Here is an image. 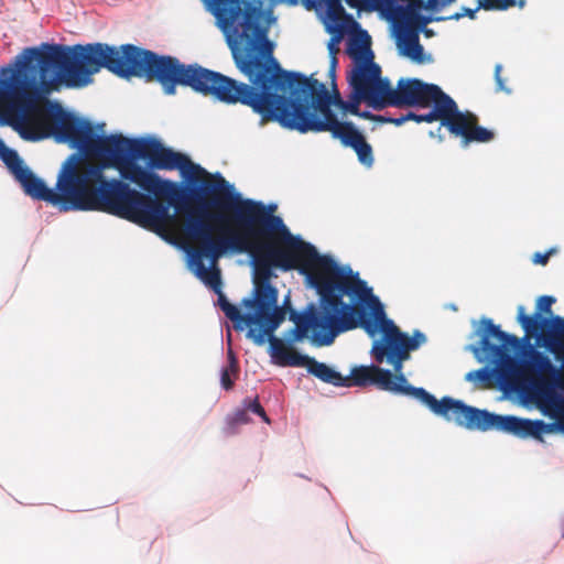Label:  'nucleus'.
<instances>
[{
	"label": "nucleus",
	"mask_w": 564,
	"mask_h": 564,
	"mask_svg": "<svg viewBox=\"0 0 564 564\" xmlns=\"http://www.w3.org/2000/svg\"><path fill=\"white\" fill-rule=\"evenodd\" d=\"M234 373L230 371V367H226L221 371L220 383L225 390H231L234 387V380L231 379Z\"/></svg>",
	"instance_id": "bb28decb"
},
{
	"label": "nucleus",
	"mask_w": 564,
	"mask_h": 564,
	"mask_svg": "<svg viewBox=\"0 0 564 564\" xmlns=\"http://www.w3.org/2000/svg\"><path fill=\"white\" fill-rule=\"evenodd\" d=\"M369 70L372 75L367 83L359 80L358 89L375 110H382L388 106L430 107L433 99L444 93L437 85L426 84L417 78H400L397 88H393L388 78L381 77V68L378 64L371 62Z\"/></svg>",
	"instance_id": "1a4fd4ad"
},
{
	"label": "nucleus",
	"mask_w": 564,
	"mask_h": 564,
	"mask_svg": "<svg viewBox=\"0 0 564 564\" xmlns=\"http://www.w3.org/2000/svg\"><path fill=\"white\" fill-rule=\"evenodd\" d=\"M204 191L216 194L215 206L231 212L232 223L248 249L245 253L251 257L253 284L261 296L278 305L279 293L271 284L273 268L285 272L297 270L316 290L318 307L311 303L297 313L286 304L289 318L295 324L291 329L293 341L303 340L312 330L311 340L315 346H329L338 330L356 325L355 308L343 297L365 300L369 294L370 288L357 272L348 265H339L329 256L319 254L312 243L293 235L283 219L274 215L275 205L267 206L231 193V185L220 174H216L213 182H205Z\"/></svg>",
	"instance_id": "f03ea898"
},
{
	"label": "nucleus",
	"mask_w": 564,
	"mask_h": 564,
	"mask_svg": "<svg viewBox=\"0 0 564 564\" xmlns=\"http://www.w3.org/2000/svg\"><path fill=\"white\" fill-rule=\"evenodd\" d=\"M479 9L480 8H478V6L475 9L463 8L460 12H456V13L447 17V20H456L457 21V20L462 19L463 17H468L470 19H475L476 13Z\"/></svg>",
	"instance_id": "cd10ccee"
},
{
	"label": "nucleus",
	"mask_w": 564,
	"mask_h": 564,
	"mask_svg": "<svg viewBox=\"0 0 564 564\" xmlns=\"http://www.w3.org/2000/svg\"><path fill=\"white\" fill-rule=\"evenodd\" d=\"M421 32H423L425 34V36H427V37L433 35V31L430 29H426V28H423V30Z\"/></svg>",
	"instance_id": "e433bc0d"
},
{
	"label": "nucleus",
	"mask_w": 564,
	"mask_h": 564,
	"mask_svg": "<svg viewBox=\"0 0 564 564\" xmlns=\"http://www.w3.org/2000/svg\"><path fill=\"white\" fill-rule=\"evenodd\" d=\"M245 409L247 412H252L259 415L264 422H269V417L265 414L263 406L260 404L258 398L249 401H245Z\"/></svg>",
	"instance_id": "393cba45"
},
{
	"label": "nucleus",
	"mask_w": 564,
	"mask_h": 564,
	"mask_svg": "<svg viewBox=\"0 0 564 564\" xmlns=\"http://www.w3.org/2000/svg\"><path fill=\"white\" fill-rule=\"evenodd\" d=\"M517 322L524 330V337L520 338L523 348L521 354L525 350L528 344L538 348H544L547 352L552 354L554 358L562 362L564 366V318L556 315L545 318L538 316H529L525 313V307L519 305L517 308ZM558 370L557 384L553 389L554 403L543 404L544 408L554 409L564 412V397L558 394L557 390L564 392V371L562 367L555 366Z\"/></svg>",
	"instance_id": "9b49d317"
},
{
	"label": "nucleus",
	"mask_w": 564,
	"mask_h": 564,
	"mask_svg": "<svg viewBox=\"0 0 564 564\" xmlns=\"http://www.w3.org/2000/svg\"><path fill=\"white\" fill-rule=\"evenodd\" d=\"M369 48V36L366 31H361L360 36L350 39L349 51L351 54Z\"/></svg>",
	"instance_id": "5701e85b"
},
{
	"label": "nucleus",
	"mask_w": 564,
	"mask_h": 564,
	"mask_svg": "<svg viewBox=\"0 0 564 564\" xmlns=\"http://www.w3.org/2000/svg\"><path fill=\"white\" fill-rule=\"evenodd\" d=\"M357 116L360 118H364V119L372 120V121H376V117H377V115H372L369 111H360V110H359V115H357Z\"/></svg>",
	"instance_id": "72a5a7b5"
},
{
	"label": "nucleus",
	"mask_w": 564,
	"mask_h": 564,
	"mask_svg": "<svg viewBox=\"0 0 564 564\" xmlns=\"http://www.w3.org/2000/svg\"><path fill=\"white\" fill-rule=\"evenodd\" d=\"M23 69L11 79L0 78V124L11 127L23 140L29 141V135L33 133L30 119L40 115L35 105L39 91L35 76Z\"/></svg>",
	"instance_id": "f8f14e48"
},
{
	"label": "nucleus",
	"mask_w": 564,
	"mask_h": 564,
	"mask_svg": "<svg viewBox=\"0 0 564 564\" xmlns=\"http://www.w3.org/2000/svg\"><path fill=\"white\" fill-rule=\"evenodd\" d=\"M409 12V3L406 6L399 4L395 0H382L379 15L381 19L390 21L393 26V36L397 47L400 44V30L404 26V21Z\"/></svg>",
	"instance_id": "6ab92c4d"
},
{
	"label": "nucleus",
	"mask_w": 564,
	"mask_h": 564,
	"mask_svg": "<svg viewBox=\"0 0 564 564\" xmlns=\"http://www.w3.org/2000/svg\"><path fill=\"white\" fill-rule=\"evenodd\" d=\"M186 239L196 243L187 250L191 267L195 274L214 292L221 289L220 270L217 261L226 253H245L246 246L237 230L225 226V218L199 207L195 213L187 212L183 225Z\"/></svg>",
	"instance_id": "0eeeda50"
},
{
	"label": "nucleus",
	"mask_w": 564,
	"mask_h": 564,
	"mask_svg": "<svg viewBox=\"0 0 564 564\" xmlns=\"http://www.w3.org/2000/svg\"><path fill=\"white\" fill-rule=\"evenodd\" d=\"M371 68V62L366 64H357L348 75V82L349 85L352 88V97L351 100L345 101L341 99L340 95H337V107L344 112V113H350V115H359V104L360 101H365L369 107L370 102L368 99L364 98V95L358 89V83L359 80H364L367 83L368 78H370V75H372L369 69Z\"/></svg>",
	"instance_id": "a211bd4d"
},
{
	"label": "nucleus",
	"mask_w": 564,
	"mask_h": 564,
	"mask_svg": "<svg viewBox=\"0 0 564 564\" xmlns=\"http://www.w3.org/2000/svg\"><path fill=\"white\" fill-rule=\"evenodd\" d=\"M433 108L419 115L417 123L441 121V124L455 137H460L465 145L471 142L487 143L494 140L495 133L478 124V117L470 111H460L455 100L443 93L433 99Z\"/></svg>",
	"instance_id": "4468645a"
},
{
	"label": "nucleus",
	"mask_w": 564,
	"mask_h": 564,
	"mask_svg": "<svg viewBox=\"0 0 564 564\" xmlns=\"http://www.w3.org/2000/svg\"><path fill=\"white\" fill-rule=\"evenodd\" d=\"M250 422V416L247 412V410L238 409L236 410L231 416L228 417V424L230 427H235L237 425L247 424Z\"/></svg>",
	"instance_id": "b1692460"
},
{
	"label": "nucleus",
	"mask_w": 564,
	"mask_h": 564,
	"mask_svg": "<svg viewBox=\"0 0 564 564\" xmlns=\"http://www.w3.org/2000/svg\"><path fill=\"white\" fill-rule=\"evenodd\" d=\"M516 6V0H478V8L486 11H501Z\"/></svg>",
	"instance_id": "4be33fe9"
},
{
	"label": "nucleus",
	"mask_w": 564,
	"mask_h": 564,
	"mask_svg": "<svg viewBox=\"0 0 564 564\" xmlns=\"http://www.w3.org/2000/svg\"><path fill=\"white\" fill-rule=\"evenodd\" d=\"M382 0H362V8L361 11L364 12H378L381 8Z\"/></svg>",
	"instance_id": "c756f323"
},
{
	"label": "nucleus",
	"mask_w": 564,
	"mask_h": 564,
	"mask_svg": "<svg viewBox=\"0 0 564 564\" xmlns=\"http://www.w3.org/2000/svg\"><path fill=\"white\" fill-rule=\"evenodd\" d=\"M419 118V115L412 112V111H409L406 115H403L401 117L398 118V123H404L405 121H409V120H413L415 122H417V119Z\"/></svg>",
	"instance_id": "473e14b6"
},
{
	"label": "nucleus",
	"mask_w": 564,
	"mask_h": 564,
	"mask_svg": "<svg viewBox=\"0 0 564 564\" xmlns=\"http://www.w3.org/2000/svg\"><path fill=\"white\" fill-rule=\"evenodd\" d=\"M555 303V297L551 295L539 296L535 303V312L531 316L545 318L554 316L552 313V305Z\"/></svg>",
	"instance_id": "412c9836"
},
{
	"label": "nucleus",
	"mask_w": 564,
	"mask_h": 564,
	"mask_svg": "<svg viewBox=\"0 0 564 564\" xmlns=\"http://www.w3.org/2000/svg\"><path fill=\"white\" fill-rule=\"evenodd\" d=\"M534 401L544 414L556 419V422L545 423L542 420L532 421L513 415H499L465 404L460 400H456L451 422L470 431L496 430L520 438L533 437L539 442H544L543 434L564 433V412L544 408L536 400Z\"/></svg>",
	"instance_id": "6e6552de"
},
{
	"label": "nucleus",
	"mask_w": 564,
	"mask_h": 564,
	"mask_svg": "<svg viewBox=\"0 0 564 564\" xmlns=\"http://www.w3.org/2000/svg\"><path fill=\"white\" fill-rule=\"evenodd\" d=\"M79 151L84 156L72 154L64 162L56 184L58 192L48 188L29 167L15 180L32 198L54 206L59 205L64 212H104L154 231L161 230L172 221L171 206L163 197L141 193L121 180H107L104 173L107 165L91 162L88 158L98 156L86 155ZM102 161L116 165L112 160Z\"/></svg>",
	"instance_id": "20e7f679"
},
{
	"label": "nucleus",
	"mask_w": 564,
	"mask_h": 564,
	"mask_svg": "<svg viewBox=\"0 0 564 564\" xmlns=\"http://www.w3.org/2000/svg\"><path fill=\"white\" fill-rule=\"evenodd\" d=\"M23 66L35 76L39 97L35 105L37 117L30 119L29 141L54 137L68 143L86 155L109 159L116 163L122 180L137 185L143 192L163 197L177 212L184 210V193L170 180H163L154 171L178 170L192 181L210 174L180 152L164 147L154 137L129 139L121 134L97 135L89 121L83 120L47 98L61 85L69 88L85 87L101 68L122 78L143 77L160 83L167 95L175 94L176 86H187L205 96L228 104L248 107L251 83L246 84L197 64L185 65L176 57L158 55L133 44L120 47L105 43L73 46L42 43L23 51Z\"/></svg>",
	"instance_id": "f257e3e1"
},
{
	"label": "nucleus",
	"mask_w": 564,
	"mask_h": 564,
	"mask_svg": "<svg viewBox=\"0 0 564 564\" xmlns=\"http://www.w3.org/2000/svg\"><path fill=\"white\" fill-rule=\"evenodd\" d=\"M358 303L350 304L355 312L352 314L355 326L338 330L334 338L340 333L362 328L370 337L381 332V337L372 343L371 355L378 364L387 362L393 368L394 373L379 366H359L352 368L350 376L344 377L343 387H366L375 384L379 389L395 394H403L414 398L427 406L435 415L451 422L456 399L443 397L437 400L424 388L413 387L403 375V362L410 359V354L416 350L426 341V336L415 330L412 336L402 333L401 329L388 319L379 299L373 295L370 288L365 300H357Z\"/></svg>",
	"instance_id": "39448f33"
},
{
	"label": "nucleus",
	"mask_w": 564,
	"mask_h": 564,
	"mask_svg": "<svg viewBox=\"0 0 564 564\" xmlns=\"http://www.w3.org/2000/svg\"><path fill=\"white\" fill-rule=\"evenodd\" d=\"M425 9V1H410L409 12L404 26L400 30V44L398 46L399 54L408 57L412 62L422 64L425 62L424 48L420 44V33L423 28L431 22L447 21V17H427L420 13L421 9Z\"/></svg>",
	"instance_id": "dca6fc26"
},
{
	"label": "nucleus",
	"mask_w": 564,
	"mask_h": 564,
	"mask_svg": "<svg viewBox=\"0 0 564 564\" xmlns=\"http://www.w3.org/2000/svg\"><path fill=\"white\" fill-rule=\"evenodd\" d=\"M215 293L218 295L219 307L226 317L235 324V329L242 330L243 325L248 326L247 337L258 346L263 345L265 340L270 343L271 338L275 337L274 332L285 319L289 299L282 306H279L269 297L261 296L257 284H254L253 297L242 300V305L253 310V313L241 314L239 308L227 300L221 289Z\"/></svg>",
	"instance_id": "9d476101"
},
{
	"label": "nucleus",
	"mask_w": 564,
	"mask_h": 564,
	"mask_svg": "<svg viewBox=\"0 0 564 564\" xmlns=\"http://www.w3.org/2000/svg\"><path fill=\"white\" fill-rule=\"evenodd\" d=\"M265 0H202L216 22H245L247 14L254 11L257 23H267Z\"/></svg>",
	"instance_id": "f3484780"
},
{
	"label": "nucleus",
	"mask_w": 564,
	"mask_h": 564,
	"mask_svg": "<svg viewBox=\"0 0 564 564\" xmlns=\"http://www.w3.org/2000/svg\"><path fill=\"white\" fill-rule=\"evenodd\" d=\"M516 4H518L520 8H523L525 4V0H519L518 2L516 1Z\"/></svg>",
	"instance_id": "4c0bfd02"
},
{
	"label": "nucleus",
	"mask_w": 564,
	"mask_h": 564,
	"mask_svg": "<svg viewBox=\"0 0 564 564\" xmlns=\"http://www.w3.org/2000/svg\"><path fill=\"white\" fill-rule=\"evenodd\" d=\"M228 367H230V371L234 373V377H237L239 372V366L231 349H229L228 351Z\"/></svg>",
	"instance_id": "7c9ffc66"
},
{
	"label": "nucleus",
	"mask_w": 564,
	"mask_h": 564,
	"mask_svg": "<svg viewBox=\"0 0 564 564\" xmlns=\"http://www.w3.org/2000/svg\"><path fill=\"white\" fill-rule=\"evenodd\" d=\"M501 72H502V65L501 64H497L495 66V82H496V90L497 91H506V93H510V89L506 87L505 85V80L501 76Z\"/></svg>",
	"instance_id": "a878e982"
},
{
	"label": "nucleus",
	"mask_w": 564,
	"mask_h": 564,
	"mask_svg": "<svg viewBox=\"0 0 564 564\" xmlns=\"http://www.w3.org/2000/svg\"><path fill=\"white\" fill-rule=\"evenodd\" d=\"M376 122H380V123H393V124H395V126H401V123H398V118H392V117L381 116V115H377V117H376Z\"/></svg>",
	"instance_id": "2f4dec72"
},
{
	"label": "nucleus",
	"mask_w": 564,
	"mask_h": 564,
	"mask_svg": "<svg viewBox=\"0 0 564 564\" xmlns=\"http://www.w3.org/2000/svg\"><path fill=\"white\" fill-rule=\"evenodd\" d=\"M479 347L485 358L495 364L492 369L480 368L466 375L467 381L489 382L492 378L505 391H523L540 404L554 403L553 389L558 370L551 358L533 346H527L520 359L509 354V348L520 349L522 340L495 325L490 318L480 321Z\"/></svg>",
	"instance_id": "423d86ee"
},
{
	"label": "nucleus",
	"mask_w": 564,
	"mask_h": 564,
	"mask_svg": "<svg viewBox=\"0 0 564 564\" xmlns=\"http://www.w3.org/2000/svg\"><path fill=\"white\" fill-rule=\"evenodd\" d=\"M562 538L564 539V519H563V522H562Z\"/></svg>",
	"instance_id": "58836bf2"
},
{
	"label": "nucleus",
	"mask_w": 564,
	"mask_h": 564,
	"mask_svg": "<svg viewBox=\"0 0 564 564\" xmlns=\"http://www.w3.org/2000/svg\"><path fill=\"white\" fill-rule=\"evenodd\" d=\"M336 63H337V59H336L335 55H333L332 63H330V73L332 74H334V72H335Z\"/></svg>",
	"instance_id": "c9c22d12"
},
{
	"label": "nucleus",
	"mask_w": 564,
	"mask_h": 564,
	"mask_svg": "<svg viewBox=\"0 0 564 564\" xmlns=\"http://www.w3.org/2000/svg\"><path fill=\"white\" fill-rule=\"evenodd\" d=\"M0 158L14 177H17L22 171H24L28 167L26 165H24L22 159L19 156L17 151L6 147V144L1 140Z\"/></svg>",
	"instance_id": "aec40b11"
},
{
	"label": "nucleus",
	"mask_w": 564,
	"mask_h": 564,
	"mask_svg": "<svg viewBox=\"0 0 564 564\" xmlns=\"http://www.w3.org/2000/svg\"><path fill=\"white\" fill-rule=\"evenodd\" d=\"M329 102L324 98L319 99V108L324 112V120L301 117L300 120L290 121L291 127L301 133L306 132H329L334 139H338L346 148H351L358 161L366 167L375 163L373 150L366 137L350 121L340 122L333 110L328 108Z\"/></svg>",
	"instance_id": "ddd939ff"
},
{
	"label": "nucleus",
	"mask_w": 564,
	"mask_h": 564,
	"mask_svg": "<svg viewBox=\"0 0 564 564\" xmlns=\"http://www.w3.org/2000/svg\"><path fill=\"white\" fill-rule=\"evenodd\" d=\"M269 354L278 366L281 367H306L307 371L335 387H343L344 376L324 362L313 357L301 355L291 344L284 343L278 337H272L269 345Z\"/></svg>",
	"instance_id": "2eb2a0df"
},
{
	"label": "nucleus",
	"mask_w": 564,
	"mask_h": 564,
	"mask_svg": "<svg viewBox=\"0 0 564 564\" xmlns=\"http://www.w3.org/2000/svg\"><path fill=\"white\" fill-rule=\"evenodd\" d=\"M254 11L245 22H216L223 32L237 69L251 83L248 107L260 116L261 124L278 122L295 130L290 121L301 117L324 120L319 99L337 106L339 95H330L326 86L313 76L282 68L273 55V44L268 39L267 23H257Z\"/></svg>",
	"instance_id": "7ed1b4c3"
},
{
	"label": "nucleus",
	"mask_w": 564,
	"mask_h": 564,
	"mask_svg": "<svg viewBox=\"0 0 564 564\" xmlns=\"http://www.w3.org/2000/svg\"><path fill=\"white\" fill-rule=\"evenodd\" d=\"M337 43L338 42L334 41V37L332 36L330 43L328 44V48L332 54H335L338 51V48H336Z\"/></svg>",
	"instance_id": "f704fd0d"
},
{
	"label": "nucleus",
	"mask_w": 564,
	"mask_h": 564,
	"mask_svg": "<svg viewBox=\"0 0 564 564\" xmlns=\"http://www.w3.org/2000/svg\"><path fill=\"white\" fill-rule=\"evenodd\" d=\"M556 252V249L552 248L549 251L541 253L536 252L533 254L532 261L535 264L545 265L549 262L550 257Z\"/></svg>",
	"instance_id": "c85d7f7f"
}]
</instances>
